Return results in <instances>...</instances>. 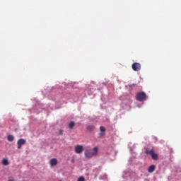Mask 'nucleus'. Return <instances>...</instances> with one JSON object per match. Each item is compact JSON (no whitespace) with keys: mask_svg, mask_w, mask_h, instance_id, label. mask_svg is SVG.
Wrapping results in <instances>:
<instances>
[{"mask_svg":"<svg viewBox=\"0 0 181 181\" xmlns=\"http://www.w3.org/2000/svg\"><path fill=\"white\" fill-rule=\"evenodd\" d=\"M92 151L90 149H87L84 152V156L87 159H91V158H94L98 153V148L94 147Z\"/></svg>","mask_w":181,"mask_h":181,"instance_id":"1","label":"nucleus"},{"mask_svg":"<svg viewBox=\"0 0 181 181\" xmlns=\"http://www.w3.org/2000/svg\"><path fill=\"white\" fill-rule=\"evenodd\" d=\"M136 98L137 101H140V103H142V101H145L146 100V94L145 93V92H139L136 95Z\"/></svg>","mask_w":181,"mask_h":181,"instance_id":"2","label":"nucleus"},{"mask_svg":"<svg viewBox=\"0 0 181 181\" xmlns=\"http://www.w3.org/2000/svg\"><path fill=\"white\" fill-rule=\"evenodd\" d=\"M145 153H146V155H151L153 160H158L159 159L158 154L155 153V151L153 149H151V151L146 149Z\"/></svg>","mask_w":181,"mask_h":181,"instance_id":"3","label":"nucleus"},{"mask_svg":"<svg viewBox=\"0 0 181 181\" xmlns=\"http://www.w3.org/2000/svg\"><path fill=\"white\" fill-rule=\"evenodd\" d=\"M134 71H139L141 70V64L138 62H135L132 66Z\"/></svg>","mask_w":181,"mask_h":181,"instance_id":"4","label":"nucleus"},{"mask_svg":"<svg viewBox=\"0 0 181 181\" xmlns=\"http://www.w3.org/2000/svg\"><path fill=\"white\" fill-rule=\"evenodd\" d=\"M26 144V140L25 139H20L17 141V145H18V149H21L22 148V145H25Z\"/></svg>","mask_w":181,"mask_h":181,"instance_id":"5","label":"nucleus"},{"mask_svg":"<svg viewBox=\"0 0 181 181\" xmlns=\"http://www.w3.org/2000/svg\"><path fill=\"white\" fill-rule=\"evenodd\" d=\"M75 152L76 153H81L83 152V146L81 145L75 146Z\"/></svg>","mask_w":181,"mask_h":181,"instance_id":"6","label":"nucleus"},{"mask_svg":"<svg viewBox=\"0 0 181 181\" xmlns=\"http://www.w3.org/2000/svg\"><path fill=\"white\" fill-rule=\"evenodd\" d=\"M49 163L51 165V166H56V165H57L58 161L57 159L56 158H52L50 160Z\"/></svg>","mask_w":181,"mask_h":181,"instance_id":"7","label":"nucleus"},{"mask_svg":"<svg viewBox=\"0 0 181 181\" xmlns=\"http://www.w3.org/2000/svg\"><path fill=\"white\" fill-rule=\"evenodd\" d=\"M156 167L155 165H151L148 167V173H152L155 171Z\"/></svg>","mask_w":181,"mask_h":181,"instance_id":"8","label":"nucleus"},{"mask_svg":"<svg viewBox=\"0 0 181 181\" xmlns=\"http://www.w3.org/2000/svg\"><path fill=\"white\" fill-rule=\"evenodd\" d=\"M1 163L4 166H8V165H9V161L6 158H3Z\"/></svg>","mask_w":181,"mask_h":181,"instance_id":"9","label":"nucleus"},{"mask_svg":"<svg viewBox=\"0 0 181 181\" xmlns=\"http://www.w3.org/2000/svg\"><path fill=\"white\" fill-rule=\"evenodd\" d=\"M7 139L9 142H12L13 141V139H15V137L13 136V135H8L7 136Z\"/></svg>","mask_w":181,"mask_h":181,"instance_id":"10","label":"nucleus"},{"mask_svg":"<svg viewBox=\"0 0 181 181\" xmlns=\"http://www.w3.org/2000/svg\"><path fill=\"white\" fill-rule=\"evenodd\" d=\"M75 125H76V123H74V122H71L69 124V129H73V128H74Z\"/></svg>","mask_w":181,"mask_h":181,"instance_id":"11","label":"nucleus"},{"mask_svg":"<svg viewBox=\"0 0 181 181\" xmlns=\"http://www.w3.org/2000/svg\"><path fill=\"white\" fill-rule=\"evenodd\" d=\"M86 129H87L88 131H90V132L93 131V129H94V126H93V125H89V126L87 127Z\"/></svg>","mask_w":181,"mask_h":181,"instance_id":"12","label":"nucleus"},{"mask_svg":"<svg viewBox=\"0 0 181 181\" xmlns=\"http://www.w3.org/2000/svg\"><path fill=\"white\" fill-rule=\"evenodd\" d=\"M77 181H86V178H84L83 176H81L78 178Z\"/></svg>","mask_w":181,"mask_h":181,"instance_id":"13","label":"nucleus"},{"mask_svg":"<svg viewBox=\"0 0 181 181\" xmlns=\"http://www.w3.org/2000/svg\"><path fill=\"white\" fill-rule=\"evenodd\" d=\"M100 131L101 132H105V127H104L103 126H101V127H100Z\"/></svg>","mask_w":181,"mask_h":181,"instance_id":"14","label":"nucleus"},{"mask_svg":"<svg viewBox=\"0 0 181 181\" xmlns=\"http://www.w3.org/2000/svg\"><path fill=\"white\" fill-rule=\"evenodd\" d=\"M104 135H105V133L104 132H101V133L99 134L100 138H103Z\"/></svg>","mask_w":181,"mask_h":181,"instance_id":"15","label":"nucleus"},{"mask_svg":"<svg viewBox=\"0 0 181 181\" xmlns=\"http://www.w3.org/2000/svg\"><path fill=\"white\" fill-rule=\"evenodd\" d=\"M8 181H15V180H13V178H11L9 177L8 180Z\"/></svg>","mask_w":181,"mask_h":181,"instance_id":"16","label":"nucleus"},{"mask_svg":"<svg viewBox=\"0 0 181 181\" xmlns=\"http://www.w3.org/2000/svg\"><path fill=\"white\" fill-rule=\"evenodd\" d=\"M63 134V130H60L59 131V135H62Z\"/></svg>","mask_w":181,"mask_h":181,"instance_id":"17","label":"nucleus"}]
</instances>
